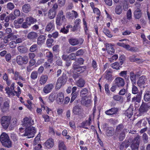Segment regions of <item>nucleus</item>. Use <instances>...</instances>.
<instances>
[{
	"instance_id": "f257e3e1",
	"label": "nucleus",
	"mask_w": 150,
	"mask_h": 150,
	"mask_svg": "<svg viewBox=\"0 0 150 150\" xmlns=\"http://www.w3.org/2000/svg\"><path fill=\"white\" fill-rule=\"evenodd\" d=\"M0 141L3 146L5 147L10 148L12 147V142L8 135L5 132H3L1 135Z\"/></svg>"
},
{
	"instance_id": "f03ea898",
	"label": "nucleus",
	"mask_w": 150,
	"mask_h": 150,
	"mask_svg": "<svg viewBox=\"0 0 150 150\" xmlns=\"http://www.w3.org/2000/svg\"><path fill=\"white\" fill-rule=\"evenodd\" d=\"M67 77L64 73H63L62 76L58 78L56 84V88L58 90L61 87L64 85L67 81Z\"/></svg>"
},
{
	"instance_id": "7ed1b4c3",
	"label": "nucleus",
	"mask_w": 150,
	"mask_h": 150,
	"mask_svg": "<svg viewBox=\"0 0 150 150\" xmlns=\"http://www.w3.org/2000/svg\"><path fill=\"white\" fill-rule=\"evenodd\" d=\"M11 119V116L8 115H4L2 116L0 119L1 124L3 128L6 129L8 127Z\"/></svg>"
},
{
	"instance_id": "20e7f679",
	"label": "nucleus",
	"mask_w": 150,
	"mask_h": 150,
	"mask_svg": "<svg viewBox=\"0 0 150 150\" xmlns=\"http://www.w3.org/2000/svg\"><path fill=\"white\" fill-rule=\"evenodd\" d=\"M66 21L65 16L63 15V12L62 10L60 11L58 13L56 18V23L58 27L62 25V23Z\"/></svg>"
},
{
	"instance_id": "39448f33",
	"label": "nucleus",
	"mask_w": 150,
	"mask_h": 150,
	"mask_svg": "<svg viewBox=\"0 0 150 150\" xmlns=\"http://www.w3.org/2000/svg\"><path fill=\"white\" fill-rule=\"evenodd\" d=\"M25 132V137L27 136L28 138H30L34 137L36 130L35 127L30 126L26 127Z\"/></svg>"
},
{
	"instance_id": "423d86ee",
	"label": "nucleus",
	"mask_w": 150,
	"mask_h": 150,
	"mask_svg": "<svg viewBox=\"0 0 150 150\" xmlns=\"http://www.w3.org/2000/svg\"><path fill=\"white\" fill-rule=\"evenodd\" d=\"M16 60L18 64L21 65L27 63L28 61V57L26 55L23 57L21 55H18L17 56Z\"/></svg>"
},
{
	"instance_id": "0eeeda50",
	"label": "nucleus",
	"mask_w": 150,
	"mask_h": 150,
	"mask_svg": "<svg viewBox=\"0 0 150 150\" xmlns=\"http://www.w3.org/2000/svg\"><path fill=\"white\" fill-rule=\"evenodd\" d=\"M140 137L137 135L132 141L131 147L132 150H137L138 148Z\"/></svg>"
},
{
	"instance_id": "6e6552de",
	"label": "nucleus",
	"mask_w": 150,
	"mask_h": 150,
	"mask_svg": "<svg viewBox=\"0 0 150 150\" xmlns=\"http://www.w3.org/2000/svg\"><path fill=\"white\" fill-rule=\"evenodd\" d=\"M34 124V121L31 117H25L23 119L22 125L27 127L32 126Z\"/></svg>"
},
{
	"instance_id": "1a4fd4ad",
	"label": "nucleus",
	"mask_w": 150,
	"mask_h": 150,
	"mask_svg": "<svg viewBox=\"0 0 150 150\" xmlns=\"http://www.w3.org/2000/svg\"><path fill=\"white\" fill-rule=\"evenodd\" d=\"M15 83L14 82L12 83L10 88L9 87H6L5 88L6 91V93H7L8 97L11 96H13L15 95V94L13 93V91H14L15 88Z\"/></svg>"
},
{
	"instance_id": "9d476101",
	"label": "nucleus",
	"mask_w": 150,
	"mask_h": 150,
	"mask_svg": "<svg viewBox=\"0 0 150 150\" xmlns=\"http://www.w3.org/2000/svg\"><path fill=\"white\" fill-rule=\"evenodd\" d=\"M114 82L115 84L118 87H122L125 84L124 79L120 77L116 78Z\"/></svg>"
},
{
	"instance_id": "9b49d317",
	"label": "nucleus",
	"mask_w": 150,
	"mask_h": 150,
	"mask_svg": "<svg viewBox=\"0 0 150 150\" xmlns=\"http://www.w3.org/2000/svg\"><path fill=\"white\" fill-rule=\"evenodd\" d=\"M83 40L82 39H78L76 38H71L69 40V43L72 45H76L79 44L81 45L83 42Z\"/></svg>"
},
{
	"instance_id": "f8f14e48",
	"label": "nucleus",
	"mask_w": 150,
	"mask_h": 150,
	"mask_svg": "<svg viewBox=\"0 0 150 150\" xmlns=\"http://www.w3.org/2000/svg\"><path fill=\"white\" fill-rule=\"evenodd\" d=\"M54 84L52 83H49L46 84L43 88V92L46 94L50 92L54 88Z\"/></svg>"
},
{
	"instance_id": "ddd939ff",
	"label": "nucleus",
	"mask_w": 150,
	"mask_h": 150,
	"mask_svg": "<svg viewBox=\"0 0 150 150\" xmlns=\"http://www.w3.org/2000/svg\"><path fill=\"white\" fill-rule=\"evenodd\" d=\"M118 111V108L114 107L106 110L105 113L108 115L111 116L117 114Z\"/></svg>"
},
{
	"instance_id": "4468645a",
	"label": "nucleus",
	"mask_w": 150,
	"mask_h": 150,
	"mask_svg": "<svg viewBox=\"0 0 150 150\" xmlns=\"http://www.w3.org/2000/svg\"><path fill=\"white\" fill-rule=\"evenodd\" d=\"M73 69L76 72L81 73L84 72L86 69V66H79L77 65V64H74L73 65Z\"/></svg>"
},
{
	"instance_id": "2eb2a0df",
	"label": "nucleus",
	"mask_w": 150,
	"mask_h": 150,
	"mask_svg": "<svg viewBox=\"0 0 150 150\" xmlns=\"http://www.w3.org/2000/svg\"><path fill=\"white\" fill-rule=\"evenodd\" d=\"M56 98L58 103L61 104L64 100V93L62 92H59L57 93Z\"/></svg>"
},
{
	"instance_id": "dca6fc26",
	"label": "nucleus",
	"mask_w": 150,
	"mask_h": 150,
	"mask_svg": "<svg viewBox=\"0 0 150 150\" xmlns=\"http://www.w3.org/2000/svg\"><path fill=\"white\" fill-rule=\"evenodd\" d=\"M142 94V91L139 92L136 96L132 98V103H140L141 99Z\"/></svg>"
},
{
	"instance_id": "f3484780",
	"label": "nucleus",
	"mask_w": 150,
	"mask_h": 150,
	"mask_svg": "<svg viewBox=\"0 0 150 150\" xmlns=\"http://www.w3.org/2000/svg\"><path fill=\"white\" fill-rule=\"evenodd\" d=\"M48 79V76L47 75H42L39 79V83L41 85H44L47 82Z\"/></svg>"
},
{
	"instance_id": "a211bd4d",
	"label": "nucleus",
	"mask_w": 150,
	"mask_h": 150,
	"mask_svg": "<svg viewBox=\"0 0 150 150\" xmlns=\"http://www.w3.org/2000/svg\"><path fill=\"white\" fill-rule=\"evenodd\" d=\"M55 28L54 21L53 20L51 21L49 23L46 27L45 31L49 32Z\"/></svg>"
},
{
	"instance_id": "6ab92c4d",
	"label": "nucleus",
	"mask_w": 150,
	"mask_h": 150,
	"mask_svg": "<svg viewBox=\"0 0 150 150\" xmlns=\"http://www.w3.org/2000/svg\"><path fill=\"white\" fill-rule=\"evenodd\" d=\"M146 80V79L145 76H142L140 77L139 80L137 82L138 86L140 87H141L144 85Z\"/></svg>"
},
{
	"instance_id": "aec40b11",
	"label": "nucleus",
	"mask_w": 150,
	"mask_h": 150,
	"mask_svg": "<svg viewBox=\"0 0 150 150\" xmlns=\"http://www.w3.org/2000/svg\"><path fill=\"white\" fill-rule=\"evenodd\" d=\"M45 146L48 149L52 148L54 144L53 140L52 138H50L47 139L45 143Z\"/></svg>"
},
{
	"instance_id": "412c9836",
	"label": "nucleus",
	"mask_w": 150,
	"mask_h": 150,
	"mask_svg": "<svg viewBox=\"0 0 150 150\" xmlns=\"http://www.w3.org/2000/svg\"><path fill=\"white\" fill-rule=\"evenodd\" d=\"M105 78L106 79L108 82L112 81L113 79L110 71H106L105 72Z\"/></svg>"
},
{
	"instance_id": "4be33fe9",
	"label": "nucleus",
	"mask_w": 150,
	"mask_h": 150,
	"mask_svg": "<svg viewBox=\"0 0 150 150\" xmlns=\"http://www.w3.org/2000/svg\"><path fill=\"white\" fill-rule=\"evenodd\" d=\"M38 37V34L34 32H31L28 35L27 37L30 40H33Z\"/></svg>"
},
{
	"instance_id": "5701e85b",
	"label": "nucleus",
	"mask_w": 150,
	"mask_h": 150,
	"mask_svg": "<svg viewBox=\"0 0 150 150\" xmlns=\"http://www.w3.org/2000/svg\"><path fill=\"white\" fill-rule=\"evenodd\" d=\"M45 40L46 38L44 35H40L37 39V44L39 45H42L45 42Z\"/></svg>"
},
{
	"instance_id": "b1692460",
	"label": "nucleus",
	"mask_w": 150,
	"mask_h": 150,
	"mask_svg": "<svg viewBox=\"0 0 150 150\" xmlns=\"http://www.w3.org/2000/svg\"><path fill=\"white\" fill-rule=\"evenodd\" d=\"M56 11L53 9H50L48 13V17L50 19H52L55 17Z\"/></svg>"
},
{
	"instance_id": "393cba45",
	"label": "nucleus",
	"mask_w": 150,
	"mask_h": 150,
	"mask_svg": "<svg viewBox=\"0 0 150 150\" xmlns=\"http://www.w3.org/2000/svg\"><path fill=\"white\" fill-rule=\"evenodd\" d=\"M114 133V129L112 127H108L106 132V135L108 137H111Z\"/></svg>"
},
{
	"instance_id": "a878e982",
	"label": "nucleus",
	"mask_w": 150,
	"mask_h": 150,
	"mask_svg": "<svg viewBox=\"0 0 150 150\" xmlns=\"http://www.w3.org/2000/svg\"><path fill=\"white\" fill-rule=\"evenodd\" d=\"M129 77L132 85L136 84V75L133 71H131L129 74Z\"/></svg>"
},
{
	"instance_id": "bb28decb",
	"label": "nucleus",
	"mask_w": 150,
	"mask_h": 150,
	"mask_svg": "<svg viewBox=\"0 0 150 150\" xmlns=\"http://www.w3.org/2000/svg\"><path fill=\"white\" fill-rule=\"evenodd\" d=\"M46 57L48 58L47 61L50 63H52L53 60V55L52 53L51 52L48 51L45 54Z\"/></svg>"
},
{
	"instance_id": "cd10ccee",
	"label": "nucleus",
	"mask_w": 150,
	"mask_h": 150,
	"mask_svg": "<svg viewBox=\"0 0 150 150\" xmlns=\"http://www.w3.org/2000/svg\"><path fill=\"white\" fill-rule=\"evenodd\" d=\"M31 9L30 6L29 4H25L22 7L23 11L25 13H27L30 11Z\"/></svg>"
},
{
	"instance_id": "c85d7f7f",
	"label": "nucleus",
	"mask_w": 150,
	"mask_h": 150,
	"mask_svg": "<svg viewBox=\"0 0 150 150\" xmlns=\"http://www.w3.org/2000/svg\"><path fill=\"white\" fill-rule=\"evenodd\" d=\"M85 84V80L82 78L79 79L76 82L77 86L80 88L83 87Z\"/></svg>"
},
{
	"instance_id": "c756f323",
	"label": "nucleus",
	"mask_w": 150,
	"mask_h": 150,
	"mask_svg": "<svg viewBox=\"0 0 150 150\" xmlns=\"http://www.w3.org/2000/svg\"><path fill=\"white\" fill-rule=\"evenodd\" d=\"M133 109L131 108H129L125 111V116L128 118H130L132 117L133 113Z\"/></svg>"
},
{
	"instance_id": "7c9ffc66",
	"label": "nucleus",
	"mask_w": 150,
	"mask_h": 150,
	"mask_svg": "<svg viewBox=\"0 0 150 150\" xmlns=\"http://www.w3.org/2000/svg\"><path fill=\"white\" fill-rule=\"evenodd\" d=\"M26 22L28 23L29 26H30L31 24H34L37 21L36 19L32 17H28L26 18Z\"/></svg>"
},
{
	"instance_id": "2f4dec72",
	"label": "nucleus",
	"mask_w": 150,
	"mask_h": 150,
	"mask_svg": "<svg viewBox=\"0 0 150 150\" xmlns=\"http://www.w3.org/2000/svg\"><path fill=\"white\" fill-rule=\"evenodd\" d=\"M72 111L75 115H79L81 113V110L79 106H76L73 108Z\"/></svg>"
},
{
	"instance_id": "473e14b6",
	"label": "nucleus",
	"mask_w": 150,
	"mask_h": 150,
	"mask_svg": "<svg viewBox=\"0 0 150 150\" xmlns=\"http://www.w3.org/2000/svg\"><path fill=\"white\" fill-rule=\"evenodd\" d=\"M124 126L123 125L121 124L119 125L116 127L115 129V132L116 133L118 134L120 132L124 130Z\"/></svg>"
},
{
	"instance_id": "72a5a7b5",
	"label": "nucleus",
	"mask_w": 150,
	"mask_h": 150,
	"mask_svg": "<svg viewBox=\"0 0 150 150\" xmlns=\"http://www.w3.org/2000/svg\"><path fill=\"white\" fill-rule=\"evenodd\" d=\"M127 71H123L119 73V75L120 76L124 78L125 80H129V76L127 75Z\"/></svg>"
},
{
	"instance_id": "f704fd0d",
	"label": "nucleus",
	"mask_w": 150,
	"mask_h": 150,
	"mask_svg": "<svg viewBox=\"0 0 150 150\" xmlns=\"http://www.w3.org/2000/svg\"><path fill=\"white\" fill-rule=\"evenodd\" d=\"M134 15L135 18L139 19L141 17L142 13L140 10L138 9L134 11Z\"/></svg>"
},
{
	"instance_id": "c9c22d12",
	"label": "nucleus",
	"mask_w": 150,
	"mask_h": 150,
	"mask_svg": "<svg viewBox=\"0 0 150 150\" xmlns=\"http://www.w3.org/2000/svg\"><path fill=\"white\" fill-rule=\"evenodd\" d=\"M18 51L21 53H25L28 51L27 49L23 46H20L18 47Z\"/></svg>"
},
{
	"instance_id": "e433bc0d",
	"label": "nucleus",
	"mask_w": 150,
	"mask_h": 150,
	"mask_svg": "<svg viewBox=\"0 0 150 150\" xmlns=\"http://www.w3.org/2000/svg\"><path fill=\"white\" fill-rule=\"evenodd\" d=\"M58 147L59 150H66V147L62 141H59L58 142Z\"/></svg>"
},
{
	"instance_id": "4c0bfd02",
	"label": "nucleus",
	"mask_w": 150,
	"mask_h": 150,
	"mask_svg": "<svg viewBox=\"0 0 150 150\" xmlns=\"http://www.w3.org/2000/svg\"><path fill=\"white\" fill-rule=\"evenodd\" d=\"M110 66L113 69L117 70L119 69L122 67V66L120 65V63L117 62H114L111 64Z\"/></svg>"
},
{
	"instance_id": "58836bf2",
	"label": "nucleus",
	"mask_w": 150,
	"mask_h": 150,
	"mask_svg": "<svg viewBox=\"0 0 150 150\" xmlns=\"http://www.w3.org/2000/svg\"><path fill=\"white\" fill-rule=\"evenodd\" d=\"M122 9L120 5H117L115 8V12L116 14L120 15L122 13Z\"/></svg>"
},
{
	"instance_id": "ea45409f",
	"label": "nucleus",
	"mask_w": 150,
	"mask_h": 150,
	"mask_svg": "<svg viewBox=\"0 0 150 150\" xmlns=\"http://www.w3.org/2000/svg\"><path fill=\"white\" fill-rule=\"evenodd\" d=\"M38 75V72L36 71H34L31 73L30 76V79L33 80H35L37 78Z\"/></svg>"
},
{
	"instance_id": "a19ab883",
	"label": "nucleus",
	"mask_w": 150,
	"mask_h": 150,
	"mask_svg": "<svg viewBox=\"0 0 150 150\" xmlns=\"http://www.w3.org/2000/svg\"><path fill=\"white\" fill-rule=\"evenodd\" d=\"M91 102V100L90 99H88L85 100V99H82L81 101V104L84 105H85L86 106H88Z\"/></svg>"
},
{
	"instance_id": "79ce46f5",
	"label": "nucleus",
	"mask_w": 150,
	"mask_h": 150,
	"mask_svg": "<svg viewBox=\"0 0 150 150\" xmlns=\"http://www.w3.org/2000/svg\"><path fill=\"white\" fill-rule=\"evenodd\" d=\"M19 130L18 134L20 136L22 137H25V134L26 133L25 128L21 127H20Z\"/></svg>"
},
{
	"instance_id": "37998d69",
	"label": "nucleus",
	"mask_w": 150,
	"mask_h": 150,
	"mask_svg": "<svg viewBox=\"0 0 150 150\" xmlns=\"http://www.w3.org/2000/svg\"><path fill=\"white\" fill-rule=\"evenodd\" d=\"M40 134L39 133L35 138L33 142V144L36 145L39 143L40 141Z\"/></svg>"
},
{
	"instance_id": "c03bdc74",
	"label": "nucleus",
	"mask_w": 150,
	"mask_h": 150,
	"mask_svg": "<svg viewBox=\"0 0 150 150\" xmlns=\"http://www.w3.org/2000/svg\"><path fill=\"white\" fill-rule=\"evenodd\" d=\"M88 92V89L85 88L82 89L80 92V95L82 96H86L87 95Z\"/></svg>"
},
{
	"instance_id": "a18cd8bd",
	"label": "nucleus",
	"mask_w": 150,
	"mask_h": 150,
	"mask_svg": "<svg viewBox=\"0 0 150 150\" xmlns=\"http://www.w3.org/2000/svg\"><path fill=\"white\" fill-rule=\"evenodd\" d=\"M103 31V33L108 37L111 38L112 36V35L110 33L109 30L107 28H104Z\"/></svg>"
},
{
	"instance_id": "49530a36",
	"label": "nucleus",
	"mask_w": 150,
	"mask_h": 150,
	"mask_svg": "<svg viewBox=\"0 0 150 150\" xmlns=\"http://www.w3.org/2000/svg\"><path fill=\"white\" fill-rule=\"evenodd\" d=\"M135 85L132 84V93L134 94H137L139 92L138 88Z\"/></svg>"
},
{
	"instance_id": "de8ad7c7",
	"label": "nucleus",
	"mask_w": 150,
	"mask_h": 150,
	"mask_svg": "<svg viewBox=\"0 0 150 150\" xmlns=\"http://www.w3.org/2000/svg\"><path fill=\"white\" fill-rule=\"evenodd\" d=\"M147 106L145 104H142L140 107L139 110L140 112H145L147 110Z\"/></svg>"
},
{
	"instance_id": "09e8293b",
	"label": "nucleus",
	"mask_w": 150,
	"mask_h": 150,
	"mask_svg": "<svg viewBox=\"0 0 150 150\" xmlns=\"http://www.w3.org/2000/svg\"><path fill=\"white\" fill-rule=\"evenodd\" d=\"M113 98L114 100L117 101H120L121 102L123 100V97L118 95L114 96Z\"/></svg>"
},
{
	"instance_id": "8fccbe9b",
	"label": "nucleus",
	"mask_w": 150,
	"mask_h": 150,
	"mask_svg": "<svg viewBox=\"0 0 150 150\" xmlns=\"http://www.w3.org/2000/svg\"><path fill=\"white\" fill-rule=\"evenodd\" d=\"M142 138L144 143H146L148 142V136L146 133H144L143 134L142 136Z\"/></svg>"
},
{
	"instance_id": "3c124183",
	"label": "nucleus",
	"mask_w": 150,
	"mask_h": 150,
	"mask_svg": "<svg viewBox=\"0 0 150 150\" xmlns=\"http://www.w3.org/2000/svg\"><path fill=\"white\" fill-rule=\"evenodd\" d=\"M84 51L83 49H80L77 51L76 52V55L77 57H81L83 55L84 53Z\"/></svg>"
},
{
	"instance_id": "603ef678",
	"label": "nucleus",
	"mask_w": 150,
	"mask_h": 150,
	"mask_svg": "<svg viewBox=\"0 0 150 150\" xmlns=\"http://www.w3.org/2000/svg\"><path fill=\"white\" fill-rule=\"evenodd\" d=\"M13 74H14V76L13 78V79L16 81L18 80L21 76L19 72L17 71H16Z\"/></svg>"
},
{
	"instance_id": "864d4df0",
	"label": "nucleus",
	"mask_w": 150,
	"mask_h": 150,
	"mask_svg": "<svg viewBox=\"0 0 150 150\" xmlns=\"http://www.w3.org/2000/svg\"><path fill=\"white\" fill-rule=\"evenodd\" d=\"M7 36L10 40H13L17 38V37L16 35H14L13 33H11L7 35Z\"/></svg>"
},
{
	"instance_id": "5fc2aeb1",
	"label": "nucleus",
	"mask_w": 150,
	"mask_h": 150,
	"mask_svg": "<svg viewBox=\"0 0 150 150\" xmlns=\"http://www.w3.org/2000/svg\"><path fill=\"white\" fill-rule=\"evenodd\" d=\"M38 49V45L36 44H34L32 45L30 47L29 50L31 52L35 51Z\"/></svg>"
},
{
	"instance_id": "6e6d98bb",
	"label": "nucleus",
	"mask_w": 150,
	"mask_h": 150,
	"mask_svg": "<svg viewBox=\"0 0 150 150\" xmlns=\"http://www.w3.org/2000/svg\"><path fill=\"white\" fill-rule=\"evenodd\" d=\"M91 66L93 67V70L96 71L98 69V65L96 63V61L95 60H93L92 61V64H91Z\"/></svg>"
},
{
	"instance_id": "4d7b16f0",
	"label": "nucleus",
	"mask_w": 150,
	"mask_h": 150,
	"mask_svg": "<svg viewBox=\"0 0 150 150\" xmlns=\"http://www.w3.org/2000/svg\"><path fill=\"white\" fill-rule=\"evenodd\" d=\"M150 99V92L146 93L144 96V100L147 102Z\"/></svg>"
},
{
	"instance_id": "13d9d810",
	"label": "nucleus",
	"mask_w": 150,
	"mask_h": 150,
	"mask_svg": "<svg viewBox=\"0 0 150 150\" xmlns=\"http://www.w3.org/2000/svg\"><path fill=\"white\" fill-rule=\"evenodd\" d=\"M129 60L131 62H134L140 60V59L139 58H136V56L134 55L129 57Z\"/></svg>"
},
{
	"instance_id": "bf43d9fd",
	"label": "nucleus",
	"mask_w": 150,
	"mask_h": 150,
	"mask_svg": "<svg viewBox=\"0 0 150 150\" xmlns=\"http://www.w3.org/2000/svg\"><path fill=\"white\" fill-rule=\"evenodd\" d=\"M54 42V40L52 38L48 39L46 41V44L47 46L50 47L52 45V43Z\"/></svg>"
},
{
	"instance_id": "052dcab7",
	"label": "nucleus",
	"mask_w": 150,
	"mask_h": 150,
	"mask_svg": "<svg viewBox=\"0 0 150 150\" xmlns=\"http://www.w3.org/2000/svg\"><path fill=\"white\" fill-rule=\"evenodd\" d=\"M14 7L15 6L12 3L9 2L7 4V7L8 9L10 10H13L14 8Z\"/></svg>"
},
{
	"instance_id": "680f3d73",
	"label": "nucleus",
	"mask_w": 150,
	"mask_h": 150,
	"mask_svg": "<svg viewBox=\"0 0 150 150\" xmlns=\"http://www.w3.org/2000/svg\"><path fill=\"white\" fill-rule=\"evenodd\" d=\"M66 0H58V4L59 6L60 7L64 6L65 4Z\"/></svg>"
},
{
	"instance_id": "e2e57ef3",
	"label": "nucleus",
	"mask_w": 150,
	"mask_h": 150,
	"mask_svg": "<svg viewBox=\"0 0 150 150\" xmlns=\"http://www.w3.org/2000/svg\"><path fill=\"white\" fill-rule=\"evenodd\" d=\"M132 11L130 9H129L127 12V18L130 20L132 18Z\"/></svg>"
},
{
	"instance_id": "0e129e2a",
	"label": "nucleus",
	"mask_w": 150,
	"mask_h": 150,
	"mask_svg": "<svg viewBox=\"0 0 150 150\" xmlns=\"http://www.w3.org/2000/svg\"><path fill=\"white\" fill-rule=\"evenodd\" d=\"M118 58V56L117 54H115L112 56V57L109 58V61L111 62H114Z\"/></svg>"
},
{
	"instance_id": "69168bd1",
	"label": "nucleus",
	"mask_w": 150,
	"mask_h": 150,
	"mask_svg": "<svg viewBox=\"0 0 150 150\" xmlns=\"http://www.w3.org/2000/svg\"><path fill=\"white\" fill-rule=\"evenodd\" d=\"M79 48L77 47H70L69 49V53L74 52L77 50Z\"/></svg>"
},
{
	"instance_id": "338daca9",
	"label": "nucleus",
	"mask_w": 150,
	"mask_h": 150,
	"mask_svg": "<svg viewBox=\"0 0 150 150\" xmlns=\"http://www.w3.org/2000/svg\"><path fill=\"white\" fill-rule=\"evenodd\" d=\"M81 20L79 18L76 19L74 21L75 25L74 27L75 28H77L78 26L80 24Z\"/></svg>"
},
{
	"instance_id": "774afa93",
	"label": "nucleus",
	"mask_w": 150,
	"mask_h": 150,
	"mask_svg": "<svg viewBox=\"0 0 150 150\" xmlns=\"http://www.w3.org/2000/svg\"><path fill=\"white\" fill-rule=\"evenodd\" d=\"M76 56H77L76 55V53H72L69 55L68 57L70 59L74 60L76 59Z\"/></svg>"
}]
</instances>
